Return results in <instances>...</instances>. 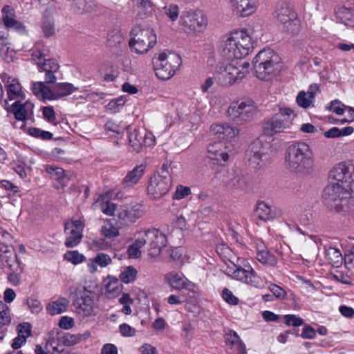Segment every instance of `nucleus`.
<instances>
[{"mask_svg": "<svg viewBox=\"0 0 354 354\" xmlns=\"http://www.w3.org/2000/svg\"><path fill=\"white\" fill-rule=\"evenodd\" d=\"M136 269L133 266H129L120 274V279L122 282L128 283L136 279Z\"/></svg>", "mask_w": 354, "mask_h": 354, "instance_id": "37998d69", "label": "nucleus"}, {"mask_svg": "<svg viewBox=\"0 0 354 354\" xmlns=\"http://www.w3.org/2000/svg\"><path fill=\"white\" fill-rule=\"evenodd\" d=\"M256 258L260 263L266 266H275L277 264L276 257L268 250L258 251Z\"/></svg>", "mask_w": 354, "mask_h": 354, "instance_id": "f704fd0d", "label": "nucleus"}, {"mask_svg": "<svg viewBox=\"0 0 354 354\" xmlns=\"http://www.w3.org/2000/svg\"><path fill=\"white\" fill-rule=\"evenodd\" d=\"M232 10L236 15L245 17L253 14L259 4V0H230Z\"/></svg>", "mask_w": 354, "mask_h": 354, "instance_id": "412c9836", "label": "nucleus"}, {"mask_svg": "<svg viewBox=\"0 0 354 354\" xmlns=\"http://www.w3.org/2000/svg\"><path fill=\"white\" fill-rule=\"evenodd\" d=\"M316 335L315 330L310 326L306 325L304 327L301 337L304 339H313Z\"/></svg>", "mask_w": 354, "mask_h": 354, "instance_id": "0e129e2a", "label": "nucleus"}, {"mask_svg": "<svg viewBox=\"0 0 354 354\" xmlns=\"http://www.w3.org/2000/svg\"><path fill=\"white\" fill-rule=\"evenodd\" d=\"M257 113V107L251 100L233 103L227 110L228 116L239 124L250 120Z\"/></svg>", "mask_w": 354, "mask_h": 354, "instance_id": "f8f14e48", "label": "nucleus"}, {"mask_svg": "<svg viewBox=\"0 0 354 354\" xmlns=\"http://www.w3.org/2000/svg\"><path fill=\"white\" fill-rule=\"evenodd\" d=\"M45 82H37L32 84V93L38 97L43 100H52L51 88L46 85Z\"/></svg>", "mask_w": 354, "mask_h": 354, "instance_id": "2f4dec72", "label": "nucleus"}, {"mask_svg": "<svg viewBox=\"0 0 354 354\" xmlns=\"http://www.w3.org/2000/svg\"><path fill=\"white\" fill-rule=\"evenodd\" d=\"M74 326L73 319L67 316L62 317L59 322V326L63 329H70Z\"/></svg>", "mask_w": 354, "mask_h": 354, "instance_id": "338daca9", "label": "nucleus"}, {"mask_svg": "<svg viewBox=\"0 0 354 354\" xmlns=\"http://www.w3.org/2000/svg\"><path fill=\"white\" fill-rule=\"evenodd\" d=\"M3 17L2 21L5 26H9L11 23L15 20V10L14 9L8 5L3 7L1 10Z\"/></svg>", "mask_w": 354, "mask_h": 354, "instance_id": "a19ab883", "label": "nucleus"}, {"mask_svg": "<svg viewBox=\"0 0 354 354\" xmlns=\"http://www.w3.org/2000/svg\"><path fill=\"white\" fill-rule=\"evenodd\" d=\"M47 171L53 180L57 181L58 185H55L57 189L64 188L66 186L69 178L65 175V171L63 169L50 167L47 169Z\"/></svg>", "mask_w": 354, "mask_h": 354, "instance_id": "7c9ffc66", "label": "nucleus"}, {"mask_svg": "<svg viewBox=\"0 0 354 354\" xmlns=\"http://www.w3.org/2000/svg\"><path fill=\"white\" fill-rule=\"evenodd\" d=\"M94 262L100 267H106L111 263V259L106 254L99 253L94 258Z\"/></svg>", "mask_w": 354, "mask_h": 354, "instance_id": "6e6d98bb", "label": "nucleus"}, {"mask_svg": "<svg viewBox=\"0 0 354 354\" xmlns=\"http://www.w3.org/2000/svg\"><path fill=\"white\" fill-rule=\"evenodd\" d=\"M252 64L257 77L267 80L279 72L281 58L272 49L265 48L255 56Z\"/></svg>", "mask_w": 354, "mask_h": 354, "instance_id": "7ed1b4c3", "label": "nucleus"}, {"mask_svg": "<svg viewBox=\"0 0 354 354\" xmlns=\"http://www.w3.org/2000/svg\"><path fill=\"white\" fill-rule=\"evenodd\" d=\"M131 35L133 37L129 40V45L131 50L138 54L146 53L156 43V35L153 29L149 27H135L131 30Z\"/></svg>", "mask_w": 354, "mask_h": 354, "instance_id": "6e6552de", "label": "nucleus"}, {"mask_svg": "<svg viewBox=\"0 0 354 354\" xmlns=\"http://www.w3.org/2000/svg\"><path fill=\"white\" fill-rule=\"evenodd\" d=\"M162 12L171 21H175L179 15V7L174 3L165 5L162 8Z\"/></svg>", "mask_w": 354, "mask_h": 354, "instance_id": "ea45409f", "label": "nucleus"}, {"mask_svg": "<svg viewBox=\"0 0 354 354\" xmlns=\"http://www.w3.org/2000/svg\"><path fill=\"white\" fill-rule=\"evenodd\" d=\"M332 277L333 279L342 283L351 284V277L341 271H336L335 273H332Z\"/></svg>", "mask_w": 354, "mask_h": 354, "instance_id": "bf43d9fd", "label": "nucleus"}, {"mask_svg": "<svg viewBox=\"0 0 354 354\" xmlns=\"http://www.w3.org/2000/svg\"><path fill=\"white\" fill-rule=\"evenodd\" d=\"M77 90V88L71 83H57L51 88L52 100H58L69 95Z\"/></svg>", "mask_w": 354, "mask_h": 354, "instance_id": "bb28decb", "label": "nucleus"}, {"mask_svg": "<svg viewBox=\"0 0 354 354\" xmlns=\"http://www.w3.org/2000/svg\"><path fill=\"white\" fill-rule=\"evenodd\" d=\"M264 149L263 144L260 140H255L250 144L247 156L250 165L254 168H258L263 165V157L264 156Z\"/></svg>", "mask_w": 354, "mask_h": 354, "instance_id": "4be33fe9", "label": "nucleus"}, {"mask_svg": "<svg viewBox=\"0 0 354 354\" xmlns=\"http://www.w3.org/2000/svg\"><path fill=\"white\" fill-rule=\"evenodd\" d=\"M34 104L30 101H26L24 103H21L20 101H16L12 104L11 112L13 113L15 118L17 120L22 122V124L17 127L15 123L13 125L15 128L19 127L23 129L25 127V122L28 119V115L33 114Z\"/></svg>", "mask_w": 354, "mask_h": 354, "instance_id": "6ab92c4d", "label": "nucleus"}, {"mask_svg": "<svg viewBox=\"0 0 354 354\" xmlns=\"http://www.w3.org/2000/svg\"><path fill=\"white\" fill-rule=\"evenodd\" d=\"M222 182L230 189H244L247 187L248 180L243 172L239 169H230L225 171Z\"/></svg>", "mask_w": 354, "mask_h": 354, "instance_id": "dca6fc26", "label": "nucleus"}, {"mask_svg": "<svg viewBox=\"0 0 354 354\" xmlns=\"http://www.w3.org/2000/svg\"><path fill=\"white\" fill-rule=\"evenodd\" d=\"M326 256L330 262L333 264L337 265L342 263V255L340 251L335 248L330 247L326 250Z\"/></svg>", "mask_w": 354, "mask_h": 354, "instance_id": "58836bf2", "label": "nucleus"}, {"mask_svg": "<svg viewBox=\"0 0 354 354\" xmlns=\"http://www.w3.org/2000/svg\"><path fill=\"white\" fill-rule=\"evenodd\" d=\"M221 143L209 144L207 147L208 156L210 159L219 160L221 159L223 161H227L229 159V154L222 151L220 146Z\"/></svg>", "mask_w": 354, "mask_h": 354, "instance_id": "473e14b6", "label": "nucleus"}, {"mask_svg": "<svg viewBox=\"0 0 354 354\" xmlns=\"http://www.w3.org/2000/svg\"><path fill=\"white\" fill-rule=\"evenodd\" d=\"M346 194L347 192L338 182H331L323 190L322 201L329 210L344 214L342 212L347 203Z\"/></svg>", "mask_w": 354, "mask_h": 354, "instance_id": "0eeeda50", "label": "nucleus"}, {"mask_svg": "<svg viewBox=\"0 0 354 354\" xmlns=\"http://www.w3.org/2000/svg\"><path fill=\"white\" fill-rule=\"evenodd\" d=\"M17 333L19 336L27 339L31 335V325L28 322L20 324L17 327Z\"/></svg>", "mask_w": 354, "mask_h": 354, "instance_id": "13d9d810", "label": "nucleus"}, {"mask_svg": "<svg viewBox=\"0 0 354 354\" xmlns=\"http://www.w3.org/2000/svg\"><path fill=\"white\" fill-rule=\"evenodd\" d=\"M0 260L3 265L6 264L12 271H22L21 263L13 248L5 247L4 250L0 249Z\"/></svg>", "mask_w": 354, "mask_h": 354, "instance_id": "b1692460", "label": "nucleus"}, {"mask_svg": "<svg viewBox=\"0 0 354 354\" xmlns=\"http://www.w3.org/2000/svg\"><path fill=\"white\" fill-rule=\"evenodd\" d=\"M329 178L338 182L347 192H354V162H342L335 165L330 171Z\"/></svg>", "mask_w": 354, "mask_h": 354, "instance_id": "9b49d317", "label": "nucleus"}, {"mask_svg": "<svg viewBox=\"0 0 354 354\" xmlns=\"http://www.w3.org/2000/svg\"><path fill=\"white\" fill-rule=\"evenodd\" d=\"M222 297L223 299L231 305H237L239 299L233 295L232 292L225 288L222 291Z\"/></svg>", "mask_w": 354, "mask_h": 354, "instance_id": "5fc2aeb1", "label": "nucleus"}, {"mask_svg": "<svg viewBox=\"0 0 354 354\" xmlns=\"http://www.w3.org/2000/svg\"><path fill=\"white\" fill-rule=\"evenodd\" d=\"M123 39V37L120 31L115 30L110 32L108 35V41L111 46H116L120 44Z\"/></svg>", "mask_w": 354, "mask_h": 354, "instance_id": "603ef678", "label": "nucleus"}, {"mask_svg": "<svg viewBox=\"0 0 354 354\" xmlns=\"http://www.w3.org/2000/svg\"><path fill=\"white\" fill-rule=\"evenodd\" d=\"M100 203V210L108 216H113L116 210L117 206L110 201H103V198L100 197L97 201Z\"/></svg>", "mask_w": 354, "mask_h": 354, "instance_id": "79ce46f5", "label": "nucleus"}, {"mask_svg": "<svg viewBox=\"0 0 354 354\" xmlns=\"http://www.w3.org/2000/svg\"><path fill=\"white\" fill-rule=\"evenodd\" d=\"M225 341L228 346H238L239 354H246L247 352L245 344L235 331H230L229 333L226 334Z\"/></svg>", "mask_w": 354, "mask_h": 354, "instance_id": "72a5a7b5", "label": "nucleus"}, {"mask_svg": "<svg viewBox=\"0 0 354 354\" xmlns=\"http://www.w3.org/2000/svg\"><path fill=\"white\" fill-rule=\"evenodd\" d=\"M44 118L49 122L54 125L57 124L56 120L55 112L52 106H45L43 108Z\"/></svg>", "mask_w": 354, "mask_h": 354, "instance_id": "864d4df0", "label": "nucleus"}, {"mask_svg": "<svg viewBox=\"0 0 354 354\" xmlns=\"http://www.w3.org/2000/svg\"><path fill=\"white\" fill-rule=\"evenodd\" d=\"M28 132L30 136L40 138L44 140H50L53 138V134L50 132L36 127L29 128Z\"/></svg>", "mask_w": 354, "mask_h": 354, "instance_id": "49530a36", "label": "nucleus"}, {"mask_svg": "<svg viewBox=\"0 0 354 354\" xmlns=\"http://www.w3.org/2000/svg\"><path fill=\"white\" fill-rule=\"evenodd\" d=\"M226 59L216 65L214 75L221 86H230L239 83L245 77V73L239 70L236 58Z\"/></svg>", "mask_w": 354, "mask_h": 354, "instance_id": "39448f33", "label": "nucleus"}, {"mask_svg": "<svg viewBox=\"0 0 354 354\" xmlns=\"http://www.w3.org/2000/svg\"><path fill=\"white\" fill-rule=\"evenodd\" d=\"M136 131L131 132L129 135V145L133 151L140 152L142 148V143L141 142L142 137L140 136Z\"/></svg>", "mask_w": 354, "mask_h": 354, "instance_id": "4c0bfd02", "label": "nucleus"}, {"mask_svg": "<svg viewBox=\"0 0 354 354\" xmlns=\"http://www.w3.org/2000/svg\"><path fill=\"white\" fill-rule=\"evenodd\" d=\"M94 293L85 286L76 288L74 292L75 313L80 319H85L95 315L93 308Z\"/></svg>", "mask_w": 354, "mask_h": 354, "instance_id": "9d476101", "label": "nucleus"}, {"mask_svg": "<svg viewBox=\"0 0 354 354\" xmlns=\"http://www.w3.org/2000/svg\"><path fill=\"white\" fill-rule=\"evenodd\" d=\"M269 289L278 299H283L286 295V292L285 290L278 285L272 283L269 286Z\"/></svg>", "mask_w": 354, "mask_h": 354, "instance_id": "052dcab7", "label": "nucleus"}, {"mask_svg": "<svg viewBox=\"0 0 354 354\" xmlns=\"http://www.w3.org/2000/svg\"><path fill=\"white\" fill-rule=\"evenodd\" d=\"M275 14V17L281 26L283 31L291 35L299 33L300 22L297 18V15L286 3L281 2L279 3Z\"/></svg>", "mask_w": 354, "mask_h": 354, "instance_id": "1a4fd4ad", "label": "nucleus"}, {"mask_svg": "<svg viewBox=\"0 0 354 354\" xmlns=\"http://www.w3.org/2000/svg\"><path fill=\"white\" fill-rule=\"evenodd\" d=\"M125 103L124 100L122 97H118L112 100L106 106L107 109L113 113L117 112L120 107L124 106Z\"/></svg>", "mask_w": 354, "mask_h": 354, "instance_id": "4d7b16f0", "label": "nucleus"}, {"mask_svg": "<svg viewBox=\"0 0 354 354\" xmlns=\"http://www.w3.org/2000/svg\"><path fill=\"white\" fill-rule=\"evenodd\" d=\"M145 236L149 245V254L152 257H157L161 250L165 247L167 239L165 235L159 230L150 229L145 230Z\"/></svg>", "mask_w": 354, "mask_h": 354, "instance_id": "2eb2a0df", "label": "nucleus"}, {"mask_svg": "<svg viewBox=\"0 0 354 354\" xmlns=\"http://www.w3.org/2000/svg\"><path fill=\"white\" fill-rule=\"evenodd\" d=\"M297 117L295 111L288 107H280L279 111L263 123V133L272 136L285 132L290 128L292 120Z\"/></svg>", "mask_w": 354, "mask_h": 354, "instance_id": "20e7f679", "label": "nucleus"}, {"mask_svg": "<svg viewBox=\"0 0 354 354\" xmlns=\"http://www.w3.org/2000/svg\"><path fill=\"white\" fill-rule=\"evenodd\" d=\"M283 319L287 326L297 327L304 324V320L295 315H286Z\"/></svg>", "mask_w": 354, "mask_h": 354, "instance_id": "09e8293b", "label": "nucleus"}, {"mask_svg": "<svg viewBox=\"0 0 354 354\" xmlns=\"http://www.w3.org/2000/svg\"><path fill=\"white\" fill-rule=\"evenodd\" d=\"M26 304L32 313L38 314L43 309L41 302L35 298L29 297L26 300Z\"/></svg>", "mask_w": 354, "mask_h": 354, "instance_id": "8fccbe9b", "label": "nucleus"}, {"mask_svg": "<svg viewBox=\"0 0 354 354\" xmlns=\"http://www.w3.org/2000/svg\"><path fill=\"white\" fill-rule=\"evenodd\" d=\"M80 335H71L67 334L64 337V344L68 346H72L77 344L81 341Z\"/></svg>", "mask_w": 354, "mask_h": 354, "instance_id": "69168bd1", "label": "nucleus"}, {"mask_svg": "<svg viewBox=\"0 0 354 354\" xmlns=\"http://www.w3.org/2000/svg\"><path fill=\"white\" fill-rule=\"evenodd\" d=\"M255 214L259 220L268 221L280 217L281 210L274 206L268 205L265 202H260L257 205Z\"/></svg>", "mask_w": 354, "mask_h": 354, "instance_id": "5701e85b", "label": "nucleus"}, {"mask_svg": "<svg viewBox=\"0 0 354 354\" xmlns=\"http://www.w3.org/2000/svg\"><path fill=\"white\" fill-rule=\"evenodd\" d=\"M315 156L310 147L304 142L289 145L284 153V163L290 172L307 176L313 171Z\"/></svg>", "mask_w": 354, "mask_h": 354, "instance_id": "f257e3e1", "label": "nucleus"}, {"mask_svg": "<svg viewBox=\"0 0 354 354\" xmlns=\"http://www.w3.org/2000/svg\"><path fill=\"white\" fill-rule=\"evenodd\" d=\"M64 259L76 265L84 261L85 260V257L83 254L79 253L78 251L74 250L68 251L64 254Z\"/></svg>", "mask_w": 354, "mask_h": 354, "instance_id": "a18cd8bd", "label": "nucleus"}, {"mask_svg": "<svg viewBox=\"0 0 354 354\" xmlns=\"http://www.w3.org/2000/svg\"><path fill=\"white\" fill-rule=\"evenodd\" d=\"M211 131L220 140L234 138L240 132L239 129L225 124H213L211 127Z\"/></svg>", "mask_w": 354, "mask_h": 354, "instance_id": "393cba45", "label": "nucleus"}, {"mask_svg": "<svg viewBox=\"0 0 354 354\" xmlns=\"http://www.w3.org/2000/svg\"><path fill=\"white\" fill-rule=\"evenodd\" d=\"M314 99V95L312 94V92L301 91L298 93L296 97V102L300 107L308 109L313 102Z\"/></svg>", "mask_w": 354, "mask_h": 354, "instance_id": "c9c22d12", "label": "nucleus"}, {"mask_svg": "<svg viewBox=\"0 0 354 354\" xmlns=\"http://www.w3.org/2000/svg\"><path fill=\"white\" fill-rule=\"evenodd\" d=\"M180 23L185 31L201 32L207 25V19L200 10H190L183 12Z\"/></svg>", "mask_w": 354, "mask_h": 354, "instance_id": "ddd939ff", "label": "nucleus"}, {"mask_svg": "<svg viewBox=\"0 0 354 354\" xmlns=\"http://www.w3.org/2000/svg\"><path fill=\"white\" fill-rule=\"evenodd\" d=\"M190 193L191 190L189 187L180 185L177 187L174 198L176 199H182L184 197L190 194Z\"/></svg>", "mask_w": 354, "mask_h": 354, "instance_id": "e2e57ef3", "label": "nucleus"}, {"mask_svg": "<svg viewBox=\"0 0 354 354\" xmlns=\"http://www.w3.org/2000/svg\"><path fill=\"white\" fill-rule=\"evenodd\" d=\"M145 167V165L141 164L129 171L122 182L124 187H132L136 185L143 176Z\"/></svg>", "mask_w": 354, "mask_h": 354, "instance_id": "a878e982", "label": "nucleus"}, {"mask_svg": "<svg viewBox=\"0 0 354 354\" xmlns=\"http://www.w3.org/2000/svg\"><path fill=\"white\" fill-rule=\"evenodd\" d=\"M69 301L65 297H59L55 301L49 302L46 310L50 315H55L65 312L68 306Z\"/></svg>", "mask_w": 354, "mask_h": 354, "instance_id": "c85d7f7f", "label": "nucleus"}, {"mask_svg": "<svg viewBox=\"0 0 354 354\" xmlns=\"http://www.w3.org/2000/svg\"><path fill=\"white\" fill-rule=\"evenodd\" d=\"M6 83L7 94L10 100L17 98H24V94L21 91V84L17 79L9 77Z\"/></svg>", "mask_w": 354, "mask_h": 354, "instance_id": "c756f323", "label": "nucleus"}, {"mask_svg": "<svg viewBox=\"0 0 354 354\" xmlns=\"http://www.w3.org/2000/svg\"><path fill=\"white\" fill-rule=\"evenodd\" d=\"M143 206L139 203H131L121 207L118 210V217L125 224L134 223L143 215Z\"/></svg>", "mask_w": 354, "mask_h": 354, "instance_id": "a211bd4d", "label": "nucleus"}, {"mask_svg": "<svg viewBox=\"0 0 354 354\" xmlns=\"http://www.w3.org/2000/svg\"><path fill=\"white\" fill-rule=\"evenodd\" d=\"M253 48L251 37L245 30H236L221 42L220 51L225 58H243Z\"/></svg>", "mask_w": 354, "mask_h": 354, "instance_id": "f03ea898", "label": "nucleus"}, {"mask_svg": "<svg viewBox=\"0 0 354 354\" xmlns=\"http://www.w3.org/2000/svg\"><path fill=\"white\" fill-rule=\"evenodd\" d=\"M216 251L217 254L222 257H226L229 254H232L231 249L223 243L217 245Z\"/></svg>", "mask_w": 354, "mask_h": 354, "instance_id": "774afa93", "label": "nucleus"}, {"mask_svg": "<svg viewBox=\"0 0 354 354\" xmlns=\"http://www.w3.org/2000/svg\"><path fill=\"white\" fill-rule=\"evenodd\" d=\"M11 321L8 306L0 301V327L8 324Z\"/></svg>", "mask_w": 354, "mask_h": 354, "instance_id": "c03bdc74", "label": "nucleus"}, {"mask_svg": "<svg viewBox=\"0 0 354 354\" xmlns=\"http://www.w3.org/2000/svg\"><path fill=\"white\" fill-rule=\"evenodd\" d=\"M101 233L105 237L111 239L118 236L119 235V230L111 224H106L102 227Z\"/></svg>", "mask_w": 354, "mask_h": 354, "instance_id": "de8ad7c7", "label": "nucleus"}, {"mask_svg": "<svg viewBox=\"0 0 354 354\" xmlns=\"http://www.w3.org/2000/svg\"><path fill=\"white\" fill-rule=\"evenodd\" d=\"M37 66L40 72L47 70L51 71V72H58L59 68V65L55 59H44L43 62H37Z\"/></svg>", "mask_w": 354, "mask_h": 354, "instance_id": "e433bc0d", "label": "nucleus"}, {"mask_svg": "<svg viewBox=\"0 0 354 354\" xmlns=\"http://www.w3.org/2000/svg\"><path fill=\"white\" fill-rule=\"evenodd\" d=\"M153 64L156 76L165 80L174 75L182 64V59L177 53L163 52L153 59Z\"/></svg>", "mask_w": 354, "mask_h": 354, "instance_id": "423d86ee", "label": "nucleus"}, {"mask_svg": "<svg viewBox=\"0 0 354 354\" xmlns=\"http://www.w3.org/2000/svg\"><path fill=\"white\" fill-rule=\"evenodd\" d=\"M165 279L176 290L185 289L192 292L195 291V284L189 281L183 273L169 272L165 275Z\"/></svg>", "mask_w": 354, "mask_h": 354, "instance_id": "aec40b11", "label": "nucleus"}, {"mask_svg": "<svg viewBox=\"0 0 354 354\" xmlns=\"http://www.w3.org/2000/svg\"><path fill=\"white\" fill-rule=\"evenodd\" d=\"M255 272L250 266H246L244 268L239 266L232 272V276L234 279L247 284H251L253 281L252 278Z\"/></svg>", "mask_w": 354, "mask_h": 354, "instance_id": "cd10ccee", "label": "nucleus"}, {"mask_svg": "<svg viewBox=\"0 0 354 354\" xmlns=\"http://www.w3.org/2000/svg\"><path fill=\"white\" fill-rule=\"evenodd\" d=\"M171 186V176L155 174L149 181L147 192L153 198H160L165 195Z\"/></svg>", "mask_w": 354, "mask_h": 354, "instance_id": "4468645a", "label": "nucleus"}, {"mask_svg": "<svg viewBox=\"0 0 354 354\" xmlns=\"http://www.w3.org/2000/svg\"><path fill=\"white\" fill-rule=\"evenodd\" d=\"M344 106V105L342 104L341 102L337 100H335L330 102L328 109L330 111L337 115H342L344 111L343 109Z\"/></svg>", "mask_w": 354, "mask_h": 354, "instance_id": "680f3d73", "label": "nucleus"}, {"mask_svg": "<svg viewBox=\"0 0 354 354\" xmlns=\"http://www.w3.org/2000/svg\"><path fill=\"white\" fill-rule=\"evenodd\" d=\"M84 223L80 220L65 223L64 230H71L70 236L65 241L66 248H71L77 246L82 239Z\"/></svg>", "mask_w": 354, "mask_h": 354, "instance_id": "f3484780", "label": "nucleus"}, {"mask_svg": "<svg viewBox=\"0 0 354 354\" xmlns=\"http://www.w3.org/2000/svg\"><path fill=\"white\" fill-rule=\"evenodd\" d=\"M55 24L51 19H46L42 24V30L46 37H49L55 33Z\"/></svg>", "mask_w": 354, "mask_h": 354, "instance_id": "3c124183", "label": "nucleus"}]
</instances>
